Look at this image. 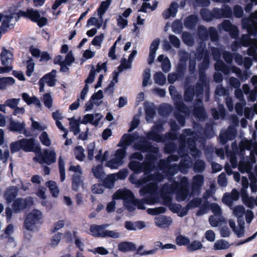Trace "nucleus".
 <instances>
[{
  "label": "nucleus",
  "instance_id": "obj_55",
  "mask_svg": "<svg viewBox=\"0 0 257 257\" xmlns=\"http://www.w3.org/2000/svg\"><path fill=\"white\" fill-rule=\"evenodd\" d=\"M126 149L122 148L117 150L114 154L115 159L120 163H123V159L126 155Z\"/></svg>",
  "mask_w": 257,
  "mask_h": 257
},
{
  "label": "nucleus",
  "instance_id": "obj_48",
  "mask_svg": "<svg viewBox=\"0 0 257 257\" xmlns=\"http://www.w3.org/2000/svg\"><path fill=\"white\" fill-rule=\"evenodd\" d=\"M205 168V163L204 161L197 160L195 161L193 166V169L195 172L202 173L204 171Z\"/></svg>",
  "mask_w": 257,
  "mask_h": 257
},
{
  "label": "nucleus",
  "instance_id": "obj_32",
  "mask_svg": "<svg viewBox=\"0 0 257 257\" xmlns=\"http://www.w3.org/2000/svg\"><path fill=\"white\" fill-rule=\"evenodd\" d=\"M146 139L148 140H151L157 143H160L164 141L163 138L161 135L152 130L148 132L146 135Z\"/></svg>",
  "mask_w": 257,
  "mask_h": 257
},
{
  "label": "nucleus",
  "instance_id": "obj_47",
  "mask_svg": "<svg viewBox=\"0 0 257 257\" xmlns=\"http://www.w3.org/2000/svg\"><path fill=\"white\" fill-rule=\"evenodd\" d=\"M154 80L156 83L163 85L166 83V78L162 72H157L154 74Z\"/></svg>",
  "mask_w": 257,
  "mask_h": 257
},
{
  "label": "nucleus",
  "instance_id": "obj_12",
  "mask_svg": "<svg viewBox=\"0 0 257 257\" xmlns=\"http://www.w3.org/2000/svg\"><path fill=\"white\" fill-rule=\"evenodd\" d=\"M236 132L234 128L229 127L225 131L220 133L219 142L222 145H225L228 141H232L236 137Z\"/></svg>",
  "mask_w": 257,
  "mask_h": 257
},
{
  "label": "nucleus",
  "instance_id": "obj_16",
  "mask_svg": "<svg viewBox=\"0 0 257 257\" xmlns=\"http://www.w3.org/2000/svg\"><path fill=\"white\" fill-rule=\"evenodd\" d=\"M29 206V201L25 199L21 198L16 199L12 205L14 212L16 213H19L27 208Z\"/></svg>",
  "mask_w": 257,
  "mask_h": 257
},
{
  "label": "nucleus",
  "instance_id": "obj_62",
  "mask_svg": "<svg viewBox=\"0 0 257 257\" xmlns=\"http://www.w3.org/2000/svg\"><path fill=\"white\" fill-rule=\"evenodd\" d=\"M233 214L236 217L241 218L243 216L245 212V208L242 205H237L233 208Z\"/></svg>",
  "mask_w": 257,
  "mask_h": 257
},
{
  "label": "nucleus",
  "instance_id": "obj_59",
  "mask_svg": "<svg viewBox=\"0 0 257 257\" xmlns=\"http://www.w3.org/2000/svg\"><path fill=\"white\" fill-rule=\"evenodd\" d=\"M39 139L43 145L49 147L51 145V141L46 132H43L40 135Z\"/></svg>",
  "mask_w": 257,
  "mask_h": 257
},
{
  "label": "nucleus",
  "instance_id": "obj_61",
  "mask_svg": "<svg viewBox=\"0 0 257 257\" xmlns=\"http://www.w3.org/2000/svg\"><path fill=\"white\" fill-rule=\"evenodd\" d=\"M43 102L44 105L48 108H50L52 106L53 99L50 93H47L43 95Z\"/></svg>",
  "mask_w": 257,
  "mask_h": 257
},
{
  "label": "nucleus",
  "instance_id": "obj_19",
  "mask_svg": "<svg viewBox=\"0 0 257 257\" xmlns=\"http://www.w3.org/2000/svg\"><path fill=\"white\" fill-rule=\"evenodd\" d=\"M1 60L4 66H12L13 54L10 51L3 48L1 53Z\"/></svg>",
  "mask_w": 257,
  "mask_h": 257
},
{
  "label": "nucleus",
  "instance_id": "obj_20",
  "mask_svg": "<svg viewBox=\"0 0 257 257\" xmlns=\"http://www.w3.org/2000/svg\"><path fill=\"white\" fill-rule=\"evenodd\" d=\"M199 18L197 16L195 15H191L187 16L185 19L184 25L187 29L193 30L196 27Z\"/></svg>",
  "mask_w": 257,
  "mask_h": 257
},
{
  "label": "nucleus",
  "instance_id": "obj_13",
  "mask_svg": "<svg viewBox=\"0 0 257 257\" xmlns=\"http://www.w3.org/2000/svg\"><path fill=\"white\" fill-rule=\"evenodd\" d=\"M113 198L116 199H122L124 203L133 202L135 196L133 192L130 190H118L113 195Z\"/></svg>",
  "mask_w": 257,
  "mask_h": 257
},
{
  "label": "nucleus",
  "instance_id": "obj_52",
  "mask_svg": "<svg viewBox=\"0 0 257 257\" xmlns=\"http://www.w3.org/2000/svg\"><path fill=\"white\" fill-rule=\"evenodd\" d=\"M27 70L26 72V75L30 77L34 70L35 63L33 59L31 57H29V59L26 61Z\"/></svg>",
  "mask_w": 257,
  "mask_h": 257
},
{
  "label": "nucleus",
  "instance_id": "obj_38",
  "mask_svg": "<svg viewBox=\"0 0 257 257\" xmlns=\"http://www.w3.org/2000/svg\"><path fill=\"white\" fill-rule=\"evenodd\" d=\"M180 62L178 64L177 67V74L180 77H183L184 76L185 71L187 68V64L186 62V59L183 62V58L180 59Z\"/></svg>",
  "mask_w": 257,
  "mask_h": 257
},
{
  "label": "nucleus",
  "instance_id": "obj_49",
  "mask_svg": "<svg viewBox=\"0 0 257 257\" xmlns=\"http://www.w3.org/2000/svg\"><path fill=\"white\" fill-rule=\"evenodd\" d=\"M84 152V150L82 146H78L76 147L74 149L75 158L80 161H83L85 157Z\"/></svg>",
  "mask_w": 257,
  "mask_h": 257
},
{
  "label": "nucleus",
  "instance_id": "obj_37",
  "mask_svg": "<svg viewBox=\"0 0 257 257\" xmlns=\"http://www.w3.org/2000/svg\"><path fill=\"white\" fill-rule=\"evenodd\" d=\"M111 3V0H106L101 3L99 8L97 9V12L100 17H102L110 5Z\"/></svg>",
  "mask_w": 257,
  "mask_h": 257
},
{
  "label": "nucleus",
  "instance_id": "obj_36",
  "mask_svg": "<svg viewBox=\"0 0 257 257\" xmlns=\"http://www.w3.org/2000/svg\"><path fill=\"white\" fill-rule=\"evenodd\" d=\"M115 180V176L113 174L108 175L105 178L104 177L102 181L103 185L106 188H111L113 185Z\"/></svg>",
  "mask_w": 257,
  "mask_h": 257
},
{
  "label": "nucleus",
  "instance_id": "obj_9",
  "mask_svg": "<svg viewBox=\"0 0 257 257\" xmlns=\"http://www.w3.org/2000/svg\"><path fill=\"white\" fill-rule=\"evenodd\" d=\"M57 71L53 69L50 72L45 74L40 79L38 84L39 85V91L40 92L44 91L45 83L48 86L53 87L55 85L57 81L56 77Z\"/></svg>",
  "mask_w": 257,
  "mask_h": 257
},
{
  "label": "nucleus",
  "instance_id": "obj_7",
  "mask_svg": "<svg viewBox=\"0 0 257 257\" xmlns=\"http://www.w3.org/2000/svg\"><path fill=\"white\" fill-rule=\"evenodd\" d=\"M135 148L142 153H148L147 154H152L156 156L159 151L158 147L152 145V143L145 138L135 145Z\"/></svg>",
  "mask_w": 257,
  "mask_h": 257
},
{
  "label": "nucleus",
  "instance_id": "obj_24",
  "mask_svg": "<svg viewBox=\"0 0 257 257\" xmlns=\"http://www.w3.org/2000/svg\"><path fill=\"white\" fill-rule=\"evenodd\" d=\"M104 228L103 225L93 224L90 227V231L94 237L104 238Z\"/></svg>",
  "mask_w": 257,
  "mask_h": 257
},
{
  "label": "nucleus",
  "instance_id": "obj_15",
  "mask_svg": "<svg viewBox=\"0 0 257 257\" xmlns=\"http://www.w3.org/2000/svg\"><path fill=\"white\" fill-rule=\"evenodd\" d=\"M196 101L197 103L194 104L193 110V115L197 118H204L206 116V111L202 104V99L198 98Z\"/></svg>",
  "mask_w": 257,
  "mask_h": 257
},
{
  "label": "nucleus",
  "instance_id": "obj_40",
  "mask_svg": "<svg viewBox=\"0 0 257 257\" xmlns=\"http://www.w3.org/2000/svg\"><path fill=\"white\" fill-rule=\"evenodd\" d=\"M200 14L202 19L207 22H211L213 19L212 11H210L207 9H202L201 10Z\"/></svg>",
  "mask_w": 257,
  "mask_h": 257
},
{
  "label": "nucleus",
  "instance_id": "obj_64",
  "mask_svg": "<svg viewBox=\"0 0 257 257\" xmlns=\"http://www.w3.org/2000/svg\"><path fill=\"white\" fill-rule=\"evenodd\" d=\"M222 18H230L232 16L233 12L231 8L228 5H225L221 9Z\"/></svg>",
  "mask_w": 257,
  "mask_h": 257
},
{
  "label": "nucleus",
  "instance_id": "obj_6",
  "mask_svg": "<svg viewBox=\"0 0 257 257\" xmlns=\"http://www.w3.org/2000/svg\"><path fill=\"white\" fill-rule=\"evenodd\" d=\"M183 131L186 135H189L186 143L188 149L189 150L192 156H195L199 153V150L196 147V141L199 138V135L197 132L190 128H185L183 130Z\"/></svg>",
  "mask_w": 257,
  "mask_h": 257
},
{
  "label": "nucleus",
  "instance_id": "obj_41",
  "mask_svg": "<svg viewBox=\"0 0 257 257\" xmlns=\"http://www.w3.org/2000/svg\"><path fill=\"white\" fill-rule=\"evenodd\" d=\"M215 70L221 71L224 74H227L229 72L228 66L226 65L222 60H218L214 65Z\"/></svg>",
  "mask_w": 257,
  "mask_h": 257
},
{
  "label": "nucleus",
  "instance_id": "obj_34",
  "mask_svg": "<svg viewBox=\"0 0 257 257\" xmlns=\"http://www.w3.org/2000/svg\"><path fill=\"white\" fill-rule=\"evenodd\" d=\"M15 82V80L12 77H4L0 78V90H5L7 86L12 85Z\"/></svg>",
  "mask_w": 257,
  "mask_h": 257
},
{
  "label": "nucleus",
  "instance_id": "obj_60",
  "mask_svg": "<svg viewBox=\"0 0 257 257\" xmlns=\"http://www.w3.org/2000/svg\"><path fill=\"white\" fill-rule=\"evenodd\" d=\"M143 80L142 82V85L144 87H146L148 85L151 77V70L149 68H146L145 69L143 72Z\"/></svg>",
  "mask_w": 257,
  "mask_h": 257
},
{
  "label": "nucleus",
  "instance_id": "obj_58",
  "mask_svg": "<svg viewBox=\"0 0 257 257\" xmlns=\"http://www.w3.org/2000/svg\"><path fill=\"white\" fill-rule=\"evenodd\" d=\"M10 150L12 153H14L22 150L21 140L12 142L10 144Z\"/></svg>",
  "mask_w": 257,
  "mask_h": 257
},
{
  "label": "nucleus",
  "instance_id": "obj_11",
  "mask_svg": "<svg viewBox=\"0 0 257 257\" xmlns=\"http://www.w3.org/2000/svg\"><path fill=\"white\" fill-rule=\"evenodd\" d=\"M22 150L25 152L40 153L41 147L40 144L36 143L34 138L21 139Z\"/></svg>",
  "mask_w": 257,
  "mask_h": 257
},
{
  "label": "nucleus",
  "instance_id": "obj_30",
  "mask_svg": "<svg viewBox=\"0 0 257 257\" xmlns=\"http://www.w3.org/2000/svg\"><path fill=\"white\" fill-rule=\"evenodd\" d=\"M118 248L122 252L134 251L136 249V245L131 242H122L118 244Z\"/></svg>",
  "mask_w": 257,
  "mask_h": 257
},
{
  "label": "nucleus",
  "instance_id": "obj_57",
  "mask_svg": "<svg viewBox=\"0 0 257 257\" xmlns=\"http://www.w3.org/2000/svg\"><path fill=\"white\" fill-rule=\"evenodd\" d=\"M13 18V16L11 15H7L4 17L2 23L1 27L4 32H7L10 28V23Z\"/></svg>",
  "mask_w": 257,
  "mask_h": 257
},
{
  "label": "nucleus",
  "instance_id": "obj_51",
  "mask_svg": "<svg viewBox=\"0 0 257 257\" xmlns=\"http://www.w3.org/2000/svg\"><path fill=\"white\" fill-rule=\"evenodd\" d=\"M145 110L147 120L152 119L154 117L156 111L153 107L149 104L145 105Z\"/></svg>",
  "mask_w": 257,
  "mask_h": 257
},
{
  "label": "nucleus",
  "instance_id": "obj_42",
  "mask_svg": "<svg viewBox=\"0 0 257 257\" xmlns=\"http://www.w3.org/2000/svg\"><path fill=\"white\" fill-rule=\"evenodd\" d=\"M164 179L163 175L159 172H156L154 174H150L147 177L143 179L144 182L150 181H156L161 182Z\"/></svg>",
  "mask_w": 257,
  "mask_h": 257
},
{
  "label": "nucleus",
  "instance_id": "obj_18",
  "mask_svg": "<svg viewBox=\"0 0 257 257\" xmlns=\"http://www.w3.org/2000/svg\"><path fill=\"white\" fill-rule=\"evenodd\" d=\"M18 189L16 187L12 186L6 189L4 193V198L7 204L13 202L18 195Z\"/></svg>",
  "mask_w": 257,
  "mask_h": 257
},
{
  "label": "nucleus",
  "instance_id": "obj_50",
  "mask_svg": "<svg viewBox=\"0 0 257 257\" xmlns=\"http://www.w3.org/2000/svg\"><path fill=\"white\" fill-rule=\"evenodd\" d=\"M175 241L176 244L179 246H188L190 243L189 238L182 235L177 236L176 238Z\"/></svg>",
  "mask_w": 257,
  "mask_h": 257
},
{
  "label": "nucleus",
  "instance_id": "obj_22",
  "mask_svg": "<svg viewBox=\"0 0 257 257\" xmlns=\"http://www.w3.org/2000/svg\"><path fill=\"white\" fill-rule=\"evenodd\" d=\"M71 189L73 191L77 192L80 186H83V181L81 175L74 174L71 177Z\"/></svg>",
  "mask_w": 257,
  "mask_h": 257
},
{
  "label": "nucleus",
  "instance_id": "obj_17",
  "mask_svg": "<svg viewBox=\"0 0 257 257\" xmlns=\"http://www.w3.org/2000/svg\"><path fill=\"white\" fill-rule=\"evenodd\" d=\"M183 133L181 134L179 138L178 137L179 140V148H178V154L181 157H183L186 155H187V149H186V143H187V137H189V135H186V133L183 131Z\"/></svg>",
  "mask_w": 257,
  "mask_h": 257
},
{
  "label": "nucleus",
  "instance_id": "obj_53",
  "mask_svg": "<svg viewBox=\"0 0 257 257\" xmlns=\"http://www.w3.org/2000/svg\"><path fill=\"white\" fill-rule=\"evenodd\" d=\"M177 148V145L173 142H170L165 144L164 151L167 154H172L176 151Z\"/></svg>",
  "mask_w": 257,
  "mask_h": 257
},
{
  "label": "nucleus",
  "instance_id": "obj_56",
  "mask_svg": "<svg viewBox=\"0 0 257 257\" xmlns=\"http://www.w3.org/2000/svg\"><path fill=\"white\" fill-rule=\"evenodd\" d=\"M166 211V208L163 206H160L155 208H149L147 209L148 213L152 215H156L161 213H164Z\"/></svg>",
  "mask_w": 257,
  "mask_h": 257
},
{
  "label": "nucleus",
  "instance_id": "obj_45",
  "mask_svg": "<svg viewBox=\"0 0 257 257\" xmlns=\"http://www.w3.org/2000/svg\"><path fill=\"white\" fill-rule=\"evenodd\" d=\"M203 247L201 242L197 240L193 241L190 244L189 243L187 247V250L189 252H192L196 250L200 249Z\"/></svg>",
  "mask_w": 257,
  "mask_h": 257
},
{
  "label": "nucleus",
  "instance_id": "obj_26",
  "mask_svg": "<svg viewBox=\"0 0 257 257\" xmlns=\"http://www.w3.org/2000/svg\"><path fill=\"white\" fill-rule=\"evenodd\" d=\"M181 113L185 115L188 114L189 113L188 107L187 106L186 109H184V111H182L176 109V111L174 112L175 117L178 123L181 126H184L185 124V118Z\"/></svg>",
  "mask_w": 257,
  "mask_h": 257
},
{
  "label": "nucleus",
  "instance_id": "obj_33",
  "mask_svg": "<svg viewBox=\"0 0 257 257\" xmlns=\"http://www.w3.org/2000/svg\"><path fill=\"white\" fill-rule=\"evenodd\" d=\"M92 172L94 177L99 180H102L105 177V173L102 164L98 165L95 168H92Z\"/></svg>",
  "mask_w": 257,
  "mask_h": 257
},
{
  "label": "nucleus",
  "instance_id": "obj_28",
  "mask_svg": "<svg viewBox=\"0 0 257 257\" xmlns=\"http://www.w3.org/2000/svg\"><path fill=\"white\" fill-rule=\"evenodd\" d=\"M239 42L241 46L247 47L252 43H257V38L252 39L249 35L243 34L241 36Z\"/></svg>",
  "mask_w": 257,
  "mask_h": 257
},
{
  "label": "nucleus",
  "instance_id": "obj_1",
  "mask_svg": "<svg viewBox=\"0 0 257 257\" xmlns=\"http://www.w3.org/2000/svg\"><path fill=\"white\" fill-rule=\"evenodd\" d=\"M205 70V68L202 66H199L198 70L199 78L195 84V87L193 85H190L185 89L184 100L185 102H192L195 94L197 97H202L204 90V88L209 90V83L207 80Z\"/></svg>",
  "mask_w": 257,
  "mask_h": 257
},
{
  "label": "nucleus",
  "instance_id": "obj_2",
  "mask_svg": "<svg viewBox=\"0 0 257 257\" xmlns=\"http://www.w3.org/2000/svg\"><path fill=\"white\" fill-rule=\"evenodd\" d=\"M157 156L152 154H147L143 163L136 161H131L128 163L129 169L136 174L144 172L145 174L150 173L156 169L155 163Z\"/></svg>",
  "mask_w": 257,
  "mask_h": 257
},
{
  "label": "nucleus",
  "instance_id": "obj_21",
  "mask_svg": "<svg viewBox=\"0 0 257 257\" xmlns=\"http://www.w3.org/2000/svg\"><path fill=\"white\" fill-rule=\"evenodd\" d=\"M250 22H253L251 19L248 18H245L242 20V24L244 28H246L248 34L247 35L251 36H256L257 34V29L253 24H250Z\"/></svg>",
  "mask_w": 257,
  "mask_h": 257
},
{
  "label": "nucleus",
  "instance_id": "obj_63",
  "mask_svg": "<svg viewBox=\"0 0 257 257\" xmlns=\"http://www.w3.org/2000/svg\"><path fill=\"white\" fill-rule=\"evenodd\" d=\"M202 200L201 198L196 197L192 199L188 204L187 206L190 208H194L199 207L201 205Z\"/></svg>",
  "mask_w": 257,
  "mask_h": 257
},
{
  "label": "nucleus",
  "instance_id": "obj_8",
  "mask_svg": "<svg viewBox=\"0 0 257 257\" xmlns=\"http://www.w3.org/2000/svg\"><path fill=\"white\" fill-rule=\"evenodd\" d=\"M33 160L40 164L50 165L56 161V154L54 151L45 150L43 153H40L38 157H34Z\"/></svg>",
  "mask_w": 257,
  "mask_h": 257
},
{
  "label": "nucleus",
  "instance_id": "obj_54",
  "mask_svg": "<svg viewBox=\"0 0 257 257\" xmlns=\"http://www.w3.org/2000/svg\"><path fill=\"white\" fill-rule=\"evenodd\" d=\"M209 37L212 42L217 41L219 39L218 32L213 27H210L208 28V38Z\"/></svg>",
  "mask_w": 257,
  "mask_h": 257
},
{
  "label": "nucleus",
  "instance_id": "obj_4",
  "mask_svg": "<svg viewBox=\"0 0 257 257\" xmlns=\"http://www.w3.org/2000/svg\"><path fill=\"white\" fill-rule=\"evenodd\" d=\"M189 182L186 177H183L179 182L175 181L171 185L172 190L176 193L178 201L185 200L189 193Z\"/></svg>",
  "mask_w": 257,
  "mask_h": 257
},
{
  "label": "nucleus",
  "instance_id": "obj_23",
  "mask_svg": "<svg viewBox=\"0 0 257 257\" xmlns=\"http://www.w3.org/2000/svg\"><path fill=\"white\" fill-rule=\"evenodd\" d=\"M145 222L142 221L132 222L126 221L124 224L125 228L128 230H136L137 229H142L145 227Z\"/></svg>",
  "mask_w": 257,
  "mask_h": 257
},
{
  "label": "nucleus",
  "instance_id": "obj_44",
  "mask_svg": "<svg viewBox=\"0 0 257 257\" xmlns=\"http://www.w3.org/2000/svg\"><path fill=\"white\" fill-rule=\"evenodd\" d=\"M198 34L201 40H206L208 39V29L203 25H200L198 27Z\"/></svg>",
  "mask_w": 257,
  "mask_h": 257
},
{
  "label": "nucleus",
  "instance_id": "obj_5",
  "mask_svg": "<svg viewBox=\"0 0 257 257\" xmlns=\"http://www.w3.org/2000/svg\"><path fill=\"white\" fill-rule=\"evenodd\" d=\"M43 223V214L37 209H34L29 213L24 220V226L28 230H33L35 225Z\"/></svg>",
  "mask_w": 257,
  "mask_h": 257
},
{
  "label": "nucleus",
  "instance_id": "obj_3",
  "mask_svg": "<svg viewBox=\"0 0 257 257\" xmlns=\"http://www.w3.org/2000/svg\"><path fill=\"white\" fill-rule=\"evenodd\" d=\"M18 17H24L30 20L32 22L37 24L38 26L42 28L48 23V20L46 17H41L38 10L28 8L27 11L20 10L16 13Z\"/></svg>",
  "mask_w": 257,
  "mask_h": 257
},
{
  "label": "nucleus",
  "instance_id": "obj_29",
  "mask_svg": "<svg viewBox=\"0 0 257 257\" xmlns=\"http://www.w3.org/2000/svg\"><path fill=\"white\" fill-rule=\"evenodd\" d=\"M132 141L131 135L129 134H124L121 137L117 146L126 149L127 147L131 145Z\"/></svg>",
  "mask_w": 257,
  "mask_h": 257
},
{
  "label": "nucleus",
  "instance_id": "obj_31",
  "mask_svg": "<svg viewBox=\"0 0 257 257\" xmlns=\"http://www.w3.org/2000/svg\"><path fill=\"white\" fill-rule=\"evenodd\" d=\"M25 127V124L24 123H20L19 122H15V121L11 120L9 124L10 130L14 132H19L21 133Z\"/></svg>",
  "mask_w": 257,
  "mask_h": 257
},
{
  "label": "nucleus",
  "instance_id": "obj_25",
  "mask_svg": "<svg viewBox=\"0 0 257 257\" xmlns=\"http://www.w3.org/2000/svg\"><path fill=\"white\" fill-rule=\"evenodd\" d=\"M156 225L161 227L169 226L172 223L170 217H167L164 215H160L156 218Z\"/></svg>",
  "mask_w": 257,
  "mask_h": 257
},
{
  "label": "nucleus",
  "instance_id": "obj_10",
  "mask_svg": "<svg viewBox=\"0 0 257 257\" xmlns=\"http://www.w3.org/2000/svg\"><path fill=\"white\" fill-rule=\"evenodd\" d=\"M169 90L172 99L174 101V104L176 109L182 111L186 109L187 106L183 102L182 96L178 93L176 87L173 85H170L169 87Z\"/></svg>",
  "mask_w": 257,
  "mask_h": 257
},
{
  "label": "nucleus",
  "instance_id": "obj_39",
  "mask_svg": "<svg viewBox=\"0 0 257 257\" xmlns=\"http://www.w3.org/2000/svg\"><path fill=\"white\" fill-rule=\"evenodd\" d=\"M58 167L60 173V181L61 182H64L65 179V162L61 157L58 159Z\"/></svg>",
  "mask_w": 257,
  "mask_h": 257
},
{
  "label": "nucleus",
  "instance_id": "obj_46",
  "mask_svg": "<svg viewBox=\"0 0 257 257\" xmlns=\"http://www.w3.org/2000/svg\"><path fill=\"white\" fill-rule=\"evenodd\" d=\"M247 54L253 57L254 61H257V43H252L248 46Z\"/></svg>",
  "mask_w": 257,
  "mask_h": 257
},
{
  "label": "nucleus",
  "instance_id": "obj_14",
  "mask_svg": "<svg viewBox=\"0 0 257 257\" xmlns=\"http://www.w3.org/2000/svg\"><path fill=\"white\" fill-rule=\"evenodd\" d=\"M203 182L204 177L202 175H196L194 176L191 184L192 193L198 195L200 193Z\"/></svg>",
  "mask_w": 257,
  "mask_h": 257
},
{
  "label": "nucleus",
  "instance_id": "obj_43",
  "mask_svg": "<svg viewBox=\"0 0 257 257\" xmlns=\"http://www.w3.org/2000/svg\"><path fill=\"white\" fill-rule=\"evenodd\" d=\"M230 245L228 242L223 239L217 240L214 244V249L221 250L229 248Z\"/></svg>",
  "mask_w": 257,
  "mask_h": 257
},
{
  "label": "nucleus",
  "instance_id": "obj_27",
  "mask_svg": "<svg viewBox=\"0 0 257 257\" xmlns=\"http://www.w3.org/2000/svg\"><path fill=\"white\" fill-rule=\"evenodd\" d=\"M23 100L27 103L28 105L34 104L38 106H41V103L39 99L35 96L30 97L27 93H23L22 95Z\"/></svg>",
  "mask_w": 257,
  "mask_h": 257
},
{
  "label": "nucleus",
  "instance_id": "obj_35",
  "mask_svg": "<svg viewBox=\"0 0 257 257\" xmlns=\"http://www.w3.org/2000/svg\"><path fill=\"white\" fill-rule=\"evenodd\" d=\"M46 185L49 188L52 196L54 197H58L59 190L56 183L53 181H48L46 182Z\"/></svg>",
  "mask_w": 257,
  "mask_h": 257
}]
</instances>
